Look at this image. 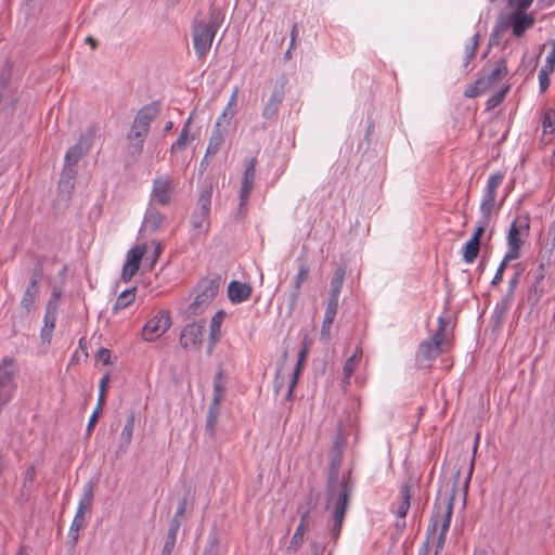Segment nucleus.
I'll list each match as a JSON object with an SVG mask.
<instances>
[{"mask_svg":"<svg viewBox=\"0 0 555 555\" xmlns=\"http://www.w3.org/2000/svg\"><path fill=\"white\" fill-rule=\"evenodd\" d=\"M221 278L217 274L202 279L194 288L195 298L184 310L186 319L202 314L218 294Z\"/></svg>","mask_w":555,"mask_h":555,"instance_id":"obj_3","label":"nucleus"},{"mask_svg":"<svg viewBox=\"0 0 555 555\" xmlns=\"http://www.w3.org/2000/svg\"><path fill=\"white\" fill-rule=\"evenodd\" d=\"M490 218H485L480 215V219L478 220V225L475 230L474 235L470 237V240H475L476 242H480L481 235L485 233L486 228L489 223Z\"/></svg>","mask_w":555,"mask_h":555,"instance_id":"obj_51","label":"nucleus"},{"mask_svg":"<svg viewBox=\"0 0 555 555\" xmlns=\"http://www.w3.org/2000/svg\"><path fill=\"white\" fill-rule=\"evenodd\" d=\"M228 130H229L228 121H225L224 124L220 120L216 121L215 127H214L210 138H209L205 158H208L209 156H214L217 154V152L220 150L221 145L223 144V142L225 140Z\"/></svg>","mask_w":555,"mask_h":555,"instance_id":"obj_19","label":"nucleus"},{"mask_svg":"<svg viewBox=\"0 0 555 555\" xmlns=\"http://www.w3.org/2000/svg\"><path fill=\"white\" fill-rule=\"evenodd\" d=\"M39 294V287L26 286L22 296L20 307L26 313L29 314L34 308L35 300Z\"/></svg>","mask_w":555,"mask_h":555,"instance_id":"obj_29","label":"nucleus"},{"mask_svg":"<svg viewBox=\"0 0 555 555\" xmlns=\"http://www.w3.org/2000/svg\"><path fill=\"white\" fill-rule=\"evenodd\" d=\"M78 539H79V530L69 528L68 541L66 542L68 550H70V551L75 550Z\"/></svg>","mask_w":555,"mask_h":555,"instance_id":"obj_56","label":"nucleus"},{"mask_svg":"<svg viewBox=\"0 0 555 555\" xmlns=\"http://www.w3.org/2000/svg\"><path fill=\"white\" fill-rule=\"evenodd\" d=\"M212 186L208 185L199 195L196 207L191 215V225L198 234H206L210 228L209 215Z\"/></svg>","mask_w":555,"mask_h":555,"instance_id":"obj_5","label":"nucleus"},{"mask_svg":"<svg viewBox=\"0 0 555 555\" xmlns=\"http://www.w3.org/2000/svg\"><path fill=\"white\" fill-rule=\"evenodd\" d=\"M541 69L551 74L555 69V40L551 42V48L545 57V64L541 67Z\"/></svg>","mask_w":555,"mask_h":555,"instance_id":"obj_47","label":"nucleus"},{"mask_svg":"<svg viewBox=\"0 0 555 555\" xmlns=\"http://www.w3.org/2000/svg\"><path fill=\"white\" fill-rule=\"evenodd\" d=\"M160 102L153 101L137 113L133 122L150 129L151 121L159 114Z\"/></svg>","mask_w":555,"mask_h":555,"instance_id":"obj_22","label":"nucleus"},{"mask_svg":"<svg viewBox=\"0 0 555 555\" xmlns=\"http://www.w3.org/2000/svg\"><path fill=\"white\" fill-rule=\"evenodd\" d=\"M191 122H192V114L185 120L178 139L172 143V145L170 147L171 153H177V152L183 151L186 147Z\"/></svg>","mask_w":555,"mask_h":555,"instance_id":"obj_30","label":"nucleus"},{"mask_svg":"<svg viewBox=\"0 0 555 555\" xmlns=\"http://www.w3.org/2000/svg\"><path fill=\"white\" fill-rule=\"evenodd\" d=\"M75 178L70 176H63V172H61V178L59 182V190H64L69 192L75 186Z\"/></svg>","mask_w":555,"mask_h":555,"instance_id":"obj_53","label":"nucleus"},{"mask_svg":"<svg viewBox=\"0 0 555 555\" xmlns=\"http://www.w3.org/2000/svg\"><path fill=\"white\" fill-rule=\"evenodd\" d=\"M480 242L469 240L463 247V260L466 263H473L478 256Z\"/></svg>","mask_w":555,"mask_h":555,"instance_id":"obj_38","label":"nucleus"},{"mask_svg":"<svg viewBox=\"0 0 555 555\" xmlns=\"http://www.w3.org/2000/svg\"><path fill=\"white\" fill-rule=\"evenodd\" d=\"M149 131L150 129L132 122L131 129L127 134V140H137L139 142H144L149 134Z\"/></svg>","mask_w":555,"mask_h":555,"instance_id":"obj_41","label":"nucleus"},{"mask_svg":"<svg viewBox=\"0 0 555 555\" xmlns=\"http://www.w3.org/2000/svg\"><path fill=\"white\" fill-rule=\"evenodd\" d=\"M512 259H506V255L504 256L503 260L501 261L500 266L496 269V272L491 281L492 285H498L503 280V274L506 269L507 262Z\"/></svg>","mask_w":555,"mask_h":555,"instance_id":"obj_52","label":"nucleus"},{"mask_svg":"<svg viewBox=\"0 0 555 555\" xmlns=\"http://www.w3.org/2000/svg\"><path fill=\"white\" fill-rule=\"evenodd\" d=\"M85 522V514L76 512L69 528L80 530Z\"/></svg>","mask_w":555,"mask_h":555,"instance_id":"obj_61","label":"nucleus"},{"mask_svg":"<svg viewBox=\"0 0 555 555\" xmlns=\"http://www.w3.org/2000/svg\"><path fill=\"white\" fill-rule=\"evenodd\" d=\"M134 297H135V288L134 287L124 291L117 297V299L113 306V311L117 312L120 309L127 308L134 300Z\"/></svg>","mask_w":555,"mask_h":555,"instance_id":"obj_36","label":"nucleus"},{"mask_svg":"<svg viewBox=\"0 0 555 555\" xmlns=\"http://www.w3.org/2000/svg\"><path fill=\"white\" fill-rule=\"evenodd\" d=\"M308 276H309V267L305 262H301L298 267V272L294 278L293 288L300 291L302 283H305L307 281Z\"/></svg>","mask_w":555,"mask_h":555,"instance_id":"obj_44","label":"nucleus"},{"mask_svg":"<svg viewBox=\"0 0 555 555\" xmlns=\"http://www.w3.org/2000/svg\"><path fill=\"white\" fill-rule=\"evenodd\" d=\"M144 142H139L137 140H128L127 144V155L131 158V160L135 162L142 153Z\"/></svg>","mask_w":555,"mask_h":555,"instance_id":"obj_46","label":"nucleus"},{"mask_svg":"<svg viewBox=\"0 0 555 555\" xmlns=\"http://www.w3.org/2000/svg\"><path fill=\"white\" fill-rule=\"evenodd\" d=\"M16 367L12 359L5 358L0 363V398L11 399L16 388L14 376Z\"/></svg>","mask_w":555,"mask_h":555,"instance_id":"obj_13","label":"nucleus"},{"mask_svg":"<svg viewBox=\"0 0 555 555\" xmlns=\"http://www.w3.org/2000/svg\"><path fill=\"white\" fill-rule=\"evenodd\" d=\"M504 57L499 59L493 68H491L487 74L477 79L478 88H489L490 86L496 83L501 79H503L507 74V64Z\"/></svg>","mask_w":555,"mask_h":555,"instance_id":"obj_18","label":"nucleus"},{"mask_svg":"<svg viewBox=\"0 0 555 555\" xmlns=\"http://www.w3.org/2000/svg\"><path fill=\"white\" fill-rule=\"evenodd\" d=\"M223 20L224 15L221 10L211 4L208 21L198 18L192 21L193 47L198 60L204 59L210 51L214 38Z\"/></svg>","mask_w":555,"mask_h":555,"instance_id":"obj_2","label":"nucleus"},{"mask_svg":"<svg viewBox=\"0 0 555 555\" xmlns=\"http://www.w3.org/2000/svg\"><path fill=\"white\" fill-rule=\"evenodd\" d=\"M178 531V529L168 527L165 543L160 555H171L176 545Z\"/></svg>","mask_w":555,"mask_h":555,"instance_id":"obj_40","label":"nucleus"},{"mask_svg":"<svg viewBox=\"0 0 555 555\" xmlns=\"http://www.w3.org/2000/svg\"><path fill=\"white\" fill-rule=\"evenodd\" d=\"M253 288L249 284L231 281L228 285V298L232 304H241L249 299Z\"/></svg>","mask_w":555,"mask_h":555,"instance_id":"obj_20","label":"nucleus"},{"mask_svg":"<svg viewBox=\"0 0 555 555\" xmlns=\"http://www.w3.org/2000/svg\"><path fill=\"white\" fill-rule=\"evenodd\" d=\"M450 325V320L443 318V317H439L438 318V330L436 331V333L434 334V336H431L430 338L435 341L438 343V346H440L442 348V346L447 343L448 340V326Z\"/></svg>","mask_w":555,"mask_h":555,"instance_id":"obj_35","label":"nucleus"},{"mask_svg":"<svg viewBox=\"0 0 555 555\" xmlns=\"http://www.w3.org/2000/svg\"><path fill=\"white\" fill-rule=\"evenodd\" d=\"M300 291L293 288L288 295V311L292 312L295 309V306L297 304L298 297H299Z\"/></svg>","mask_w":555,"mask_h":555,"instance_id":"obj_60","label":"nucleus"},{"mask_svg":"<svg viewBox=\"0 0 555 555\" xmlns=\"http://www.w3.org/2000/svg\"><path fill=\"white\" fill-rule=\"evenodd\" d=\"M307 347H302V349L298 352V360H297V364H296V367L294 370V373H293V378L291 380V384H289V388H288V391L286 393V399H291L292 396H293V391H294V388L297 384V380H298V376L302 370V365H304V362L307 358Z\"/></svg>","mask_w":555,"mask_h":555,"instance_id":"obj_32","label":"nucleus"},{"mask_svg":"<svg viewBox=\"0 0 555 555\" xmlns=\"http://www.w3.org/2000/svg\"><path fill=\"white\" fill-rule=\"evenodd\" d=\"M170 325V312L168 310H160L154 318L145 323L142 330V338L146 341H154L167 332Z\"/></svg>","mask_w":555,"mask_h":555,"instance_id":"obj_10","label":"nucleus"},{"mask_svg":"<svg viewBox=\"0 0 555 555\" xmlns=\"http://www.w3.org/2000/svg\"><path fill=\"white\" fill-rule=\"evenodd\" d=\"M206 321L192 322L186 324L180 334V346L184 349L196 347L199 348L203 343Z\"/></svg>","mask_w":555,"mask_h":555,"instance_id":"obj_12","label":"nucleus"},{"mask_svg":"<svg viewBox=\"0 0 555 555\" xmlns=\"http://www.w3.org/2000/svg\"><path fill=\"white\" fill-rule=\"evenodd\" d=\"M504 178L505 173L502 171H496L489 176L479 206V211L482 217H491L495 206L496 190L502 184Z\"/></svg>","mask_w":555,"mask_h":555,"instance_id":"obj_7","label":"nucleus"},{"mask_svg":"<svg viewBox=\"0 0 555 555\" xmlns=\"http://www.w3.org/2000/svg\"><path fill=\"white\" fill-rule=\"evenodd\" d=\"M478 38H479V35L478 34H475L468 41L467 43L465 44V50H464V62H463V67L464 69H466L470 63V61L475 57L476 55V51H477V47H478Z\"/></svg>","mask_w":555,"mask_h":555,"instance_id":"obj_37","label":"nucleus"},{"mask_svg":"<svg viewBox=\"0 0 555 555\" xmlns=\"http://www.w3.org/2000/svg\"><path fill=\"white\" fill-rule=\"evenodd\" d=\"M202 555H219V543L217 539H212L208 542Z\"/></svg>","mask_w":555,"mask_h":555,"instance_id":"obj_55","label":"nucleus"},{"mask_svg":"<svg viewBox=\"0 0 555 555\" xmlns=\"http://www.w3.org/2000/svg\"><path fill=\"white\" fill-rule=\"evenodd\" d=\"M345 437L340 429L331 450V461L327 474L326 486V508L333 506V527L331 534L336 539L341 530L345 512L347 507V478L343 476L339 483V469L343 464V447Z\"/></svg>","mask_w":555,"mask_h":555,"instance_id":"obj_1","label":"nucleus"},{"mask_svg":"<svg viewBox=\"0 0 555 555\" xmlns=\"http://www.w3.org/2000/svg\"><path fill=\"white\" fill-rule=\"evenodd\" d=\"M108 383H109V375L105 374L100 379V384H99L100 390H99V398H98V404H96L99 406L103 408V405H104L105 396H106V389H107Z\"/></svg>","mask_w":555,"mask_h":555,"instance_id":"obj_48","label":"nucleus"},{"mask_svg":"<svg viewBox=\"0 0 555 555\" xmlns=\"http://www.w3.org/2000/svg\"><path fill=\"white\" fill-rule=\"evenodd\" d=\"M256 176V158H250L246 166L242 178V186L240 194L243 195L244 198H249L253 186H254V180Z\"/></svg>","mask_w":555,"mask_h":555,"instance_id":"obj_23","label":"nucleus"},{"mask_svg":"<svg viewBox=\"0 0 555 555\" xmlns=\"http://www.w3.org/2000/svg\"><path fill=\"white\" fill-rule=\"evenodd\" d=\"M101 412H102V406L96 405V408L93 411V413H92V415H91V417L89 420V423L87 425V431L88 433L92 431L93 427L95 426V424H96V422L99 420V416H100Z\"/></svg>","mask_w":555,"mask_h":555,"instance_id":"obj_59","label":"nucleus"},{"mask_svg":"<svg viewBox=\"0 0 555 555\" xmlns=\"http://www.w3.org/2000/svg\"><path fill=\"white\" fill-rule=\"evenodd\" d=\"M530 229L529 217L526 216L522 219L517 218L514 220L508 229L507 233V253L506 259H517L520 255V247L524 243V238L528 235Z\"/></svg>","mask_w":555,"mask_h":555,"instance_id":"obj_6","label":"nucleus"},{"mask_svg":"<svg viewBox=\"0 0 555 555\" xmlns=\"http://www.w3.org/2000/svg\"><path fill=\"white\" fill-rule=\"evenodd\" d=\"M542 128L544 133H553L555 131V109L548 108L542 116Z\"/></svg>","mask_w":555,"mask_h":555,"instance_id":"obj_43","label":"nucleus"},{"mask_svg":"<svg viewBox=\"0 0 555 555\" xmlns=\"http://www.w3.org/2000/svg\"><path fill=\"white\" fill-rule=\"evenodd\" d=\"M509 90V86H505L504 88H502L500 91H498L496 93H494L489 100H488V106L489 107H494L496 105H499L503 100L504 98L506 96L507 92Z\"/></svg>","mask_w":555,"mask_h":555,"instance_id":"obj_50","label":"nucleus"},{"mask_svg":"<svg viewBox=\"0 0 555 555\" xmlns=\"http://www.w3.org/2000/svg\"><path fill=\"white\" fill-rule=\"evenodd\" d=\"M220 414V404L210 403L207 415H206V424H205V433L209 437H214L216 433V425Z\"/></svg>","mask_w":555,"mask_h":555,"instance_id":"obj_28","label":"nucleus"},{"mask_svg":"<svg viewBox=\"0 0 555 555\" xmlns=\"http://www.w3.org/2000/svg\"><path fill=\"white\" fill-rule=\"evenodd\" d=\"M225 312L223 310H219L217 311L211 320H210V324H209V336H211V340H220V337H221V325H222V322L225 318Z\"/></svg>","mask_w":555,"mask_h":555,"instance_id":"obj_33","label":"nucleus"},{"mask_svg":"<svg viewBox=\"0 0 555 555\" xmlns=\"http://www.w3.org/2000/svg\"><path fill=\"white\" fill-rule=\"evenodd\" d=\"M345 279V268L343 266L337 267L335 273L331 280L330 297L326 302L324 318L326 323H333L338 309V298L343 288Z\"/></svg>","mask_w":555,"mask_h":555,"instance_id":"obj_8","label":"nucleus"},{"mask_svg":"<svg viewBox=\"0 0 555 555\" xmlns=\"http://www.w3.org/2000/svg\"><path fill=\"white\" fill-rule=\"evenodd\" d=\"M286 83H287V78L285 75H282L279 78V80L276 81V83L272 90V93L270 95V99L262 111V117L264 119H270L278 113L279 107L285 96Z\"/></svg>","mask_w":555,"mask_h":555,"instance_id":"obj_16","label":"nucleus"},{"mask_svg":"<svg viewBox=\"0 0 555 555\" xmlns=\"http://www.w3.org/2000/svg\"><path fill=\"white\" fill-rule=\"evenodd\" d=\"M443 349L430 337L425 339L418 347V354L426 360L436 359Z\"/></svg>","mask_w":555,"mask_h":555,"instance_id":"obj_27","label":"nucleus"},{"mask_svg":"<svg viewBox=\"0 0 555 555\" xmlns=\"http://www.w3.org/2000/svg\"><path fill=\"white\" fill-rule=\"evenodd\" d=\"M454 498H455V490L453 491L452 495L449 498L442 513L440 514V512L438 511L435 515H433L431 522H430L429 527L427 528V540L436 533L437 528H439V530H440L439 535L436 540L434 555H439L444 546L447 533L449 531L450 524H451Z\"/></svg>","mask_w":555,"mask_h":555,"instance_id":"obj_4","label":"nucleus"},{"mask_svg":"<svg viewBox=\"0 0 555 555\" xmlns=\"http://www.w3.org/2000/svg\"><path fill=\"white\" fill-rule=\"evenodd\" d=\"M413 485L411 481H406L401 486V502L396 511V515L399 518L404 519L410 508V499L412 496Z\"/></svg>","mask_w":555,"mask_h":555,"instance_id":"obj_26","label":"nucleus"},{"mask_svg":"<svg viewBox=\"0 0 555 555\" xmlns=\"http://www.w3.org/2000/svg\"><path fill=\"white\" fill-rule=\"evenodd\" d=\"M487 88H478V85H477V81L475 82V85L470 88H468L466 91H465V95L467 98H474L476 95H478L479 93H483L486 92Z\"/></svg>","mask_w":555,"mask_h":555,"instance_id":"obj_63","label":"nucleus"},{"mask_svg":"<svg viewBox=\"0 0 555 555\" xmlns=\"http://www.w3.org/2000/svg\"><path fill=\"white\" fill-rule=\"evenodd\" d=\"M508 5L514 8V11L507 15V23L512 27L515 37H521L525 31L534 25V17L530 14H525L527 9H520V2L517 0H507Z\"/></svg>","mask_w":555,"mask_h":555,"instance_id":"obj_9","label":"nucleus"},{"mask_svg":"<svg viewBox=\"0 0 555 555\" xmlns=\"http://www.w3.org/2000/svg\"><path fill=\"white\" fill-rule=\"evenodd\" d=\"M546 264L544 262H540L534 275V282L532 284V291L537 295V299H539L544 293L543 281L546 275Z\"/></svg>","mask_w":555,"mask_h":555,"instance_id":"obj_34","label":"nucleus"},{"mask_svg":"<svg viewBox=\"0 0 555 555\" xmlns=\"http://www.w3.org/2000/svg\"><path fill=\"white\" fill-rule=\"evenodd\" d=\"M36 477V468L34 465H30L25 474H24V487L27 486V483H33Z\"/></svg>","mask_w":555,"mask_h":555,"instance_id":"obj_62","label":"nucleus"},{"mask_svg":"<svg viewBox=\"0 0 555 555\" xmlns=\"http://www.w3.org/2000/svg\"><path fill=\"white\" fill-rule=\"evenodd\" d=\"M235 115V111L231 109V107H225L222 114L218 117L217 120L222 121L223 124L228 121L230 124V119Z\"/></svg>","mask_w":555,"mask_h":555,"instance_id":"obj_64","label":"nucleus"},{"mask_svg":"<svg viewBox=\"0 0 555 555\" xmlns=\"http://www.w3.org/2000/svg\"><path fill=\"white\" fill-rule=\"evenodd\" d=\"M511 302L508 301V298H502L500 302H498L494 307V315L500 321L504 318L507 310L509 309Z\"/></svg>","mask_w":555,"mask_h":555,"instance_id":"obj_49","label":"nucleus"},{"mask_svg":"<svg viewBox=\"0 0 555 555\" xmlns=\"http://www.w3.org/2000/svg\"><path fill=\"white\" fill-rule=\"evenodd\" d=\"M550 74L551 73H547V72L542 70V69L539 70L538 78H539V83H540V90L542 92H544L548 88V86H550V79H548V75Z\"/></svg>","mask_w":555,"mask_h":555,"instance_id":"obj_58","label":"nucleus"},{"mask_svg":"<svg viewBox=\"0 0 555 555\" xmlns=\"http://www.w3.org/2000/svg\"><path fill=\"white\" fill-rule=\"evenodd\" d=\"M42 275H43V264H42V261L41 260H37L35 266H34V269L31 271V275H30V279H29V282H28V286H33V287H39V283L42 279Z\"/></svg>","mask_w":555,"mask_h":555,"instance_id":"obj_45","label":"nucleus"},{"mask_svg":"<svg viewBox=\"0 0 555 555\" xmlns=\"http://www.w3.org/2000/svg\"><path fill=\"white\" fill-rule=\"evenodd\" d=\"M225 391V385L223 380V371L219 367L214 378V393L210 403L220 404Z\"/></svg>","mask_w":555,"mask_h":555,"instance_id":"obj_31","label":"nucleus"},{"mask_svg":"<svg viewBox=\"0 0 555 555\" xmlns=\"http://www.w3.org/2000/svg\"><path fill=\"white\" fill-rule=\"evenodd\" d=\"M165 218V215L156 207L150 205L144 215V227L152 232H156L163 227Z\"/></svg>","mask_w":555,"mask_h":555,"instance_id":"obj_24","label":"nucleus"},{"mask_svg":"<svg viewBox=\"0 0 555 555\" xmlns=\"http://www.w3.org/2000/svg\"><path fill=\"white\" fill-rule=\"evenodd\" d=\"M96 360L101 361L104 365L112 364V352L106 348H100L96 353Z\"/></svg>","mask_w":555,"mask_h":555,"instance_id":"obj_54","label":"nucleus"},{"mask_svg":"<svg viewBox=\"0 0 555 555\" xmlns=\"http://www.w3.org/2000/svg\"><path fill=\"white\" fill-rule=\"evenodd\" d=\"M135 425V413L130 411L126 418L125 426L120 433L119 443L117 446V454H125L131 443Z\"/></svg>","mask_w":555,"mask_h":555,"instance_id":"obj_21","label":"nucleus"},{"mask_svg":"<svg viewBox=\"0 0 555 555\" xmlns=\"http://www.w3.org/2000/svg\"><path fill=\"white\" fill-rule=\"evenodd\" d=\"M63 176H70L76 179L77 176V163L67 162L64 159Z\"/></svg>","mask_w":555,"mask_h":555,"instance_id":"obj_57","label":"nucleus"},{"mask_svg":"<svg viewBox=\"0 0 555 555\" xmlns=\"http://www.w3.org/2000/svg\"><path fill=\"white\" fill-rule=\"evenodd\" d=\"M308 529H305L304 528V525H298L292 539H291V542H289V545L287 547V551H294L296 552L302 544L304 542V537H305V533Z\"/></svg>","mask_w":555,"mask_h":555,"instance_id":"obj_42","label":"nucleus"},{"mask_svg":"<svg viewBox=\"0 0 555 555\" xmlns=\"http://www.w3.org/2000/svg\"><path fill=\"white\" fill-rule=\"evenodd\" d=\"M186 504H188L186 498H182L179 500L176 513L169 522L170 528H175V529L179 530V528L181 526V520L186 511Z\"/></svg>","mask_w":555,"mask_h":555,"instance_id":"obj_39","label":"nucleus"},{"mask_svg":"<svg viewBox=\"0 0 555 555\" xmlns=\"http://www.w3.org/2000/svg\"><path fill=\"white\" fill-rule=\"evenodd\" d=\"M94 482L89 480L83 485L82 495L79 500L78 507L76 512H80L85 514L86 512L91 509L93 496H94Z\"/></svg>","mask_w":555,"mask_h":555,"instance_id":"obj_25","label":"nucleus"},{"mask_svg":"<svg viewBox=\"0 0 555 555\" xmlns=\"http://www.w3.org/2000/svg\"><path fill=\"white\" fill-rule=\"evenodd\" d=\"M60 296L61 294L59 292L53 291L46 305L43 326L40 331V337L42 341L47 344L51 343L52 332L55 328Z\"/></svg>","mask_w":555,"mask_h":555,"instance_id":"obj_11","label":"nucleus"},{"mask_svg":"<svg viewBox=\"0 0 555 555\" xmlns=\"http://www.w3.org/2000/svg\"><path fill=\"white\" fill-rule=\"evenodd\" d=\"M173 194L172 181L168 176H159L153 181L151 192V204L155 203L160 206L170 204Z\"/></svg>","mask_w":555,"mask_h":555,"instance_id":"obj_14","label":"nucleus"},{"mask_svg":"<svg viewBox=\"0 0 555 555\" xmlns=\"http://www.w3.org/2000/svg\"><path fill=\"white\" fill-rule=\"evenodd\" d=\"M145 245H137L131 248L127 254L126 262L124 263L121 271V279L128 282L138 272L141 259L145 254Z\"/></svg>","mask_w":555,"mask_h":555,"instance_id":"obj_17","label":"nucleus"},{"mask_svg":"<svg viewBox=\"0 0 555 555\" xmlns=\"http://www.w3.org/2000/svg\"><path fill=\"white\" fill-rule=\"evenodd\" d=\"M95 133L96 128L94 126H90L78 139L77 143L67 150L64 159L78 164V162L89 152Z\"/></svg>","mask_w":555,"mask_h":555,"instance_id":"obj_15","label":"nucleus"}]
</instances>
